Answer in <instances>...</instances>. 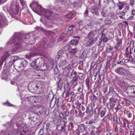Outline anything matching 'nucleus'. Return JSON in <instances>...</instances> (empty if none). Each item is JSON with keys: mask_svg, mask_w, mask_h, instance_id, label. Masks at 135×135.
Segmentation results:
<instances>
[{"mask_svg": "<svg viewBox=\"0 0 135 135\" xmlns=\"http://www.w3.org/2000/svg\"><path fill=\"white\" fill-rule=\"evenodd\" d=\"M100 39L104 42H107L108 40V39L106 37L105 34L103 33H102Z\"/></svg>", "mask_w": 135, "mask_h": 135, "instance_id": "19", "label": "nucleus"}, {"mask_svg": "<svg viewBox=\"0 0 135 135\" xmlns=\"http://www.w3.org/2000/svg\"><path fill=\"white\" fill-rule=\"evenodd\" d=\"M77 74V73L74 70H73L71 74V76H76Z\"/></svg>", "mask_w": 135, "mask_h": 135, "instance_id": "52", "label": "nucleus"}, {"mask_svg": "<svg viewBox=\"0 0 135 135\" xmlns=\"http://www.w3.org/2000/svg\"><path fill=\"white\" fill-rule=\"evenodd\" d=\"M90 99L91 101H93L95 100H96L97 99L96 96H95V95H93V96H90Z\"/></svg>", "mask_w": 135, "mask_h": 135, "instance_id": "48", "label": "nucleus"}, {"mask_svg": "<svg viewBox=\"0 0 135 135\" xmlns=\"http://www.w3.org/2000/svg\"><path fill=\"white\" fill-rule=\"evenodd\" d=\"M117 54L116 52H113L112 53V55L111 57L112 58L115 59L117 57Z\"/></svg>", "mask_w": 135, "mask_h": 135, "instance_id": "35", "label": "nucleus"}, {"mask_svg": "<svg viewBox=\"0 0 135 135\" xmlns=\"http://www.w3.org/2000/svg\"><path fill=\"white\" fill-rule=\"evenodd\" d=\"M89 107L90 106L89 105H88L86 107L85 112L86 113H88L89 112Z\"/></svg>", "mask_w": 135, "mask_h": 135, "instance_id": "58", "label": "nucleus"}, {"mask_svg": "<svg viewBox=\"0 0 135 135\" xmlns=\"http://www.w3.org/2000/svg\"><path fill=\"white\" fill-rule=\"evenodd\" d=\"M35 36V35H33L32 34H31V35L29 34L25 36V39L22 40L19 36L16 37L15 35H14L10 40V42L15 43V47H16V50H17L20 47L21 45L20 42L22 41H23L24 42L27 43L28 42L26 41H28L29 44H34L36 41Z\"/></svg>", "mask_w": 135, "mask_h": 135, "instance_id": "1", "label": "nucleus"}, {"mask_svg": "<svg viewBox=\"0 0 135 135\" xmlns=\"http://www.w3.org/2000/svg\"><path fill=\"white\" fill-rule=\"evenodd\" d=\"M98 30H94L89 32L86 37L88 40L85 44L86 46H88L94 44L98 40L97 36L98 33Z\"/></svg>", "mask_w": 135, "mask_h": 135, "instance_id": "2", "label": "nucleus"}, {"mask_svg": "<svg viewBox=\"0 0 135 135\" xmlns=\"http://www.w3.org/2000/svg\"><path fill=\"white\" fill-rule=\"evenodd\" d=\"M99 94V92L95 90L94 91V94L93 95H95V96H96L98 95Z\"/></svg>", "mask_w": 135, "mask_h": 135, "instance_id": "62", "label": "nucleus"}, {"mask_svg": "<svg viewBox=\"0 0 135 135\" xmlns=\"http://www.w3.org/2000/svg\"><path fill=\"white\" fill-rule=\"evenodd\" d=\"M19 57L16 56H14V59L13 60V61L14 62L16 61H17V60L19 59Z\"/></svg>", "mask_w": 135, "mask_h": 135, "instance_id": "63", "label": "nucleus"}, {"mask_svg": "<svg viewBox=\"0 0 135 135\" xmlns=\"http://www.w3.org/2000/svg\"><path fill=\"white\" fill-rule=\"evenodd\" d=\"M83 86L82 85H80L78 88L77 91L81 93L83 91Z\"/></svg>", "mask_w": 135, "mask_h": 135, "instance_id": "41", "label": "nucleus"}, {"mask_svg": "<svg viewBox=\"0 0 135 135\" xmlns=\"http://www.w3.org/2000/svg\"><path fill=\"white\" fill-rule=\"evenodd\" d=\"M6 22V18L3 17L2 16H0V27H1Z\"/></svg>", "mask_w": 135, "mask_h": 135, "instance_id": "18", "label": "nucleus"}, {"mask_svg": "<svg viewBox=\"0 0 135 135\" xmlns=\"http://www.w3.org/2000/svg\"><path fill=\"white\" fill-rule=\"evenodd\" d=\"M91 135H95V131L94 130H92L90 133Z\"/></svg>", "mask_w": 135, "mask_h": 135, "instance_id": "64", "label": "nucleus"}, {"mask_svg": "<svg viewBox=\"0 0 135 135\" xmlns=\"http://www.w3.org/2000/svg\"><path fill=\"white\" fill-rule=\"evenodd\" d=\"M72 64H69L64 68V70L65 71H67L69 72L70 70L72 68Z\"/></svg>", "mask_w": 135, "mask_h": 135, "instance_id": "25", "label": "nucleus"}, {"mask_svg": "<svg viewBox=\"0 0 135 135\" xmlns=\"http://www.w3.org/2000/svg\"><path fill=\"white\" fill-rule=\"evenodd\" d=\"M107 111L105 109H104L102 110L100 112V114L101 118H103L104 117Z\"/></svg>", "mask_w": 135, "mask_h": 135, "instance_id": "26", "label": "nucleus"}, {"mask_svg": "<svg viewBox=\"0 0 135 135\" xmlns=\"http://www.w3.org/2000/svg\"><path fill=\"white\" fill-rule=\"evenodd\" d=\"M42 12L43 15L47 18H49L52 15V12L50 11L46 10L45 9L42 8L40 10Z\"/></svg>", "mask_w": 135, "mask_h": 135, "instance_id": "6", "label": "nucleus"}, {"mask_svg": "<svg viewBox=\"0 0 135 135\" xmlns=\"http://www.w3.org/2000/svg\"><path fill=\"white\" fill-rule=\"evenodd\" d=\"M38 108L39 107L37 105L33 106L29 109V111L32 113H34Z\"/></svg>", "mask_w": 135, "mask_h": 135, "instance_id": "17", "label": "nucleus"}, {"mask_svg": "<svg viewBox=\"0 0 135 135\" xmlns=\"http://www.w3.org/2000/svg\"><path fill=\"white\" fill-rule=\"evenodd\" d=\"M135 43V41L134 40H132L131 41V43H130V45H132V46L131 47L132 48V49L134 47V44Z\"/></svg>", "mask_w": 135, "mask_h": 135, "instance_id": "49", "label": "nucleus"}, {"mask_svg": "<svg viewBox=\"0 0 135 135\" xmlns=\"http://www.w3.org/2000/svg\"><path fill=\"white\" fill-rule=\"evenodd\" d=\"M62 128V126H61L60 125H58L57 127V130L60 131H61V130Z\"/></svg>", "mask_w": 135, "mask_h": 135, "instance_id": "60", "label": "nucleus"}, {"mask_svg": "<svg viewBox=\"0 0 135 135\" xmlns=\"http://www.w3.org/2000/svg\"><path fill=\"white\" fill-rule=\"evenodd\" d=\"M46 45V47H49L47 45H46V43L43 44H41L40 45H37L36 46L34 47L31 48V50L33 52V53H30L29 54L31 56H33L36 55L38 54L40 52L41 50H43Z\"/></svg>", "mask_w": 135, "mask_h": 135, "instance_id": "3", "label": "nucleus"}, {"mask_svg": "<svg viewBox=\"0 0 135 135\" xmlns=\"http://www.w3.org/2000/svg\"><path fill=\"white\" fill-rule=\"evenodd\" d=\"M72 53L70 51L67 54V56L68 57H69L70 58H72L74 56Z\"/></svg>", "mask_w": 135, "mask_h": 135, "instance_id": "36", "label": "nucleus"}, {"mask_svg": "<svg viewBox=\"0 0 135 135\" xmlns=\"http://www.w3.org/2000/svg\"><path fill=\"white\" fill-rule=\"evenodd\" d=\"M75 105H76V108L77 109H80V110H81L84 111L85 110L84 105H82L81 103H80L78 102H76L75 103Z\"/></svg>", "mask_w": 135, "mask_h": 135, "instance_id": "9", "label": "nucleus"}, {"mask_svg": "<svg viewBox=\"0 0 135 135\" xmlns=\"http://www.w3.org/2000/svg\"><path fill=\"white\" fill-rule=\"evenodd\" d=\"M78 78L80 79H83L84 78V76L83 74L81 73H80L79 74L78 77Z\"/></svg>", "mask_w": 135, "mask_h": 135, "instance_id": "39", "label": "nucleus"}, {"mask_svg": "<svg viewBox=\"0 0 135 135\" xmlns=\"http://www.w3.org/2000/svg\"><path fill=\"white\" fill-rule=\"evenodd\" d=\"M113 49V46H109V48L108 47H107L106 48V50L107 52H110Z\"/></svg>", "mask_w": 135, "mask_h": 135, "instance_id": "33", "label": "nucleus"}, {"mask_svg": "<svg viewBox=\"0 0 135 135\" xmlns=\"http://www.w3.org/2000/svg\"><path fill=\"white\" fill-rule=\"evenodd\" d=\"M115 71L117 73L124 76L126 75L129 73L127 70L122 67L117 68L115 69Z\"/></svg>", "mask_w": 135, "mask_h": 135, "instance_id": "4", "label": "nucleus"}, {"mask_svg": "<svg viewBox=\"0 0 135 135\" xmlns=\"http://www.w3.org/2000/svg\"><path fill=\"white\" fill-rule=\"evenodd\" d=\"M38 134L39 135H44L43 134V130L41 129L39 131Z\"/></svg>", "mask_w": 135, "mask_h": 135, "instance_id": "59", "label": "nucleus"}, {"mask_svg": "<svg viewBox=\"0 0 135 135\" xmlns=\"http://www.w3.org/2000/svg\"><path fill=\"white\" fill-rule=\"evenodd\" d=\"M50 123L49 122L47 123L46 124L45 128L46 129V130H48L49 129V127L50 126Z\"/></svg>", "mask_w": 135, "mask_h": 135, "instance_id": "57", "label": "nucleus"}, {"mask_svg": "<svg viewBox=\"0 0 135 135\" xmlns=\"http://www.w3.org/2000/svg\"><path fill=\"white\" fill-rule=\"evenodd\" d=\"M95 64V62H92L91 63V65L90 66V69H92L94 68Z\"/></svg>", "mask_w": 135, "mask_h": 135, "instance_id": "50", "label": "nucleus"}, {"mask_svg": "<svg viewBox=\"0 0 135 135\" xmlns=\"http://www.w3.org/2000/svg\"><path fill=\"white\" fill-rule=\"evenodd\" d=\"M31 66L33 67L38 68V66L36 64V61H35L32 63L31 64Z\"/></svg>", "mask_w": 135, "mask_h": 135, "instance_id": "44", "label": "nucleus"}, {"mask_svg": "<svg viewBox=\"0 0 135 135\" xmlns=\"http://www.w3.org/2000/svg\"><path fill=\"white\" fill-rule=\"evenodd\" d=\"M71 48V46L69 44H67L64 48V49L66 51L69 50Z\"/></svg>", "mask_w": 135, "mask_h": 135, "instance_id": "37", "label": "nucleus"}, {"mask_svg": "<svg viewBox=\"0 0 135 135\" xmlns=\"http://www.w3.org/2000/svg\"><path fill=\"white\" fill-rule=\"evenodd\" d=\"M104 22L106 25H110L111 23V21L110 20L107 19L105 20Z\"/></svg>", "mask_w": 135, "mask_h": 135, "instance_id": "43", "label": "nucleus"}, {"mask_svg": "<svg viewBox=\"0 0 135 135\" xmlns=\"http://www.w3.org/2000/svg\"><path fill=\"white\" fill-rule=\"evenodd\" d=\"M78 77L74 76L71 81V84L75 87L78 84L77 81L78 80Z\"/></svg>", "mask_w": 135, "mask_h": 135, "instance_id": "10", "label": "nucleus"}, {"mask_svg": "<svg viewBox=\"0 0 135 135\" xmlns=\"http://www.w3.org/2000/svg\"><path fill=\"white\" fill-rule=\"evenodd\" d=\"M78 40L77 39H74L72 40L70 42V43L72 45H76L78 44Z\"/></svg>", "mask_w": 135, "mask_h": 135, "instance_id": "27", "label": "nucleus"}, {"mask_svg": "<svg viewBox=\"0 0 135 135\" xmlns=\"http://www.w3.org/2000/svg\"><path fill=\"white\" fill-rule=\"evenodd\" d=\"M32 4H36V5L37 6L38 8L40 9V10L41 9V8H42L41 6L39 4L38 2H36L34 0H32Z\"/></svg>", "mask_w": 135, "mask_h": 135, "instance_id": "31", "label": "nucleus"}, {"mask_svg": "<svg viewBox=\"0 0 135 135\" xmlns=\"http://www.w3.org/2000/svg\"><path fill=\"white\" fill-rule=\"evenodd\" d=\"M95 122L94 120L92 119L90 120L89 122V125H91L93 123H95Z\"/></svg>", "mask_w": 135, "mask_h": 135, "instance_id": "55", "label": "nucleus"}, {"mask_svg": "<svg viewBox=\"0 0 135 135\" xmlns=\"http://www.w3.org/2000/svg\"><path fill=\"white\" fill-rule=\"evenodd\" d=\"M110 17L114 19H116L118 18L117 15L114 13H111L110 15Z\"/></svg>", "mask_w": 135, "mask_h": 135, "instance_id": "29", "label": "nucleus"}, {"mask_svg": "<svg viewBox=\"0 0 135 135\" xmlns=\"http://www.w3.org/2000/svg\"><path fill=\"white\" fill-rule=\"evenodd\" d=\"M91 11L93 14H95V15L97 16L99 15V13L98 12V8L95 7H93L91 9Z\"/></svg>", "mask_w": 135, "mask_h": 135, "instance_id": "12", "label": "nucleus"}, {"mask_svg": "<svg viewBox=\"0 0 135 135\" xmlns=\"http://www.w3.org/2000/svg\"><path fill=\"white\" fill-rule=\"evenodd\" d=\"M20 2L21 3V5L23 6L25 5V2L23 0H19Z\"/></svg>", "mask_w": 135, "mask_h": 135, "instance_id": "51", "label": "nucleus"}, {"mask_svg": "<svg viewBox=\"0 0 135 135\" xmlns=\"http://www.w3.org/2000/svg\"><path fill=\"white\" fill-rule=\"evenodd\" d=\"M122 39H120L118 43L116 44V45L114 46V48L116 50H119L120 49V46L122 44Z\"/></svg>", "mask_w": 135, "mask_h": 135, "instance_id": "11", "label": "nucleus"}, {"mask_svg": "<svg viewBox=\"0 0 135 135\" xmlns=\"http://www.w3.org/2000/svg\"><path fill=\"white\" fill-rule=\"evenodd\" d=\"M67 63V61L66 60L62 61L60 62V65L61 66H63L66 64Z\"/></svg>", "mask_w": 135, "mask_h": 135, "instance_id": "40", "label": "nucleus"}, {"mask_svg": "<svg viewBox=\"0 0 135 135\" xmlns=\"http://www.w3.org/2000/svg\"><path fill=\"white\" fill-rule=\"evenodd\" d=\"M128 92L132 94L135 96V85H133L129 86L128 88Z\"/></svg>", "mask_w": 135, "mask_h": 135, "instance_id": "8", "label": "nucleus"}, {"mask_svg": "<svg viewBox=\"0 0 135 135\" xmlns=\"http://www.w3.org/2000/svg\"><path fill=\"white\" fill-rule=\"evenodd\" d=\"M74 126L73 123V122H70L69 125V129L71 130L73 128Z\"/></svg>", "mask_w": 135, "mask_h": 135, "instance_id": "46", "label": "nucleus"}, {"mask_svg": "<svg viewBox=\"0 0 135 135\" xmlns=\"http://www.w3.org/2000/svg\"><path fill=\"white\" fill-rule=\"evenodd\" d=\"M101 15L103 17H106L108 15L107 11L106 10L104 9L102 10L101 12Z\"/></svg>", "mask_w": 135, "mask_h": 135, "instance_id": "24", "label": "nucleus"}, {"mask_svg": "<svg viewBox=\"0 0 135 135\" xmlns=\"http://www.w3.org/2000/svg\"><path fill=\"white\" fill-rule=\"evenodd\" d=\"M28 64V62L25 60H23L21 62L20 66L21 67H26Z\"/></svg>", "mask_w": 135, "mask_h": 135, "instance_id": "21", "label": "nucleus"}, {"mask_svg": "<svg viewBox=\"0 0 135 135\" xmlns=\"http://www.w3.org/2000/svg\"><path fill=\"white\" fill-rule=\"evenodd\" d=\"M18 8L16 7V6H15L12 9L11 11V13H12L13 15H16L18 12Z\"/></svg>", "mask_w": 135, "mask_h": 135, "instance_id": "14", "label": "nucleus"}, {"mask_svg": "<svg viewBox=\"0 0 135 135\" xmlns=\"http://www.w3.org/2000/svg\"><path fill=\"white\" fill-rule=\"evenodd\" d=\"M89 82L90 80L89 78H86L85 81V83L87 87L88 88V90H89Z\"/></svg>", "mask_w": 135, "mask_h": 135, "instance_id": "32", "label": "nucleus"}, {"mask_svg": "<svg viewBox=\"0 0 135 135\" xmlns=\"http://www.w3.org/2000/svg\"><path fill=\"white\" fill-rule=\"evenodd\" d=\"M129 4L131 6H133L134 4L135 0H129Z\"/></svg>", "mask_w": 135, "mask_h": 135, "instance_id": "54", "label": "nucleus"}, {"mask_svg": "<svg viewBox=\"0 0 135 135\" xmlns=\"http://www.w3.org/2000/svg\"><path fill=\"white\" fill-rule=\"evenodd\" d=\"M122 81L124 83L123 84H122L120 85H121V87L123 89H126V85H124L125 84V83H124V81H122Z\"/></svg>", "mask_w": 135, "mask_h": 135, "instance_id": "56", "label": "nucleus"}, {"mask_svg": "<svg viewBox=\"0 0 135 135\" xmlns=\"http://www.w3.org/2000/svg\"><path fill=\"white\" fill-rule=\"evenodd\" d=\"M123 121L124 122L123 125L124 127H125L126 126V123H128V121L126 119H124Z\"/></svg>", "mask_w": 135, "mask_h": 135, "instance_id": "61", "label": "nucleus"}, {"mask_svg": "<svg viewBox=\"0 0 135 135\" xmlns=\"http://www.w3.org/2000/svg\"><path fill=\"white\" fill-rule=\"evenodd\" d=\"M88 13H89V11L88 9L87 8L86 9L84 13V16L85 17H87L88 15Z\"/></svg>", "mask_w": 135, "mask_h": 135, "instance_id": "47", "label": "nucleus"}, {"mask_svg": "<svg viewBox=\"0 0 135 135\" xmlns=\"http://www.w3.org/2000/svg\"><path fill=\"white\" fill-rule=\"evenodd\" d=\"M131 49L132 48L130 47L129 50V47H128L126 48L125 50V55L126 57H128L129 55H131L132 54Z\"/></svg>", "mask_w": 135, "mask_h": 135, "instance_id": "15", "label": "nucleus"}, {"mask_svg": "<svg viewBox=\"0 0 135 135\" xmlns=\"http://www.w3.org/2000/svg\"><path fill=\"white\" fill-rule=\"evenodd\" d=\"M44 84L43 82H41L37 84L36 87L37 88L42 89L44 88Z\"/></svg>", "mask_w": 135, "mask_h": 135, "instance_id": "22", "label": "nucleus"}, {"mask_svg": "<svg viewBox=\"0 0 135 135\" xmlns=\"http://www.w3.org/2000/svg\"><path fill=\"white\" fill-rule=\"evenodd\" d=\"M86 126L83 124H80L79 126L78 129L81 132H83L85 130Z\"/></svg>", "mask_w": 135, "mask_h": 135, "instance_id": "16", "label": "nucleus"}, {"mask_svg": "<svg viewBox=\"0 0 135 135\" xmlns=\"http://www.w3.org/2000/svg\"><path fill=\"white\" fill-rule=\"evenodd\" d=\"M64 53V52L62 50H60L58 52L57 55H56V57L57 59H59L60 58L62 57Z\"/></svg>", "mask_w": 135, "mask_h": 135, "instance_id": "20", "label": "nucleus"}, {"mask_svg": "<svg viewBox=\"0 0 135 135\" xmlns=\"http://www.w3.org/2000/svg\"><path fill=\"white\" fill-rule=\"evenodd\" d=\"M78 24L79 27L81 26L82 28L84 27L83 23L82 20L78 22Z\"/></svg>", "mask_w": 135, "mask_h": 135, "instance_id": "42", "label": "nucleus"}, {"mask_svg": "<svg viewBox=\"0 0 135 135\" xmlns=\"http://www.w3.org/2000/svg\"><path fill=\"white\" fill-rule=\"evenodd\" d=\"M124 6V5L121 3H119L118 6V7L119 9L120 10L122 9Z\"/></svg>", "mask_w": 135, "mask_h": 135, "instance_id": "38", "label": "nucleus"}, {"mask_svg": "<svg viewBox=\"0 0 135 135\" xmlns=\"http://www.w3.org/2000/svg\"><path fill=\"white\" fill-rule=\"evenodd\" d=\"M123 99H124L125 101L126 102V103L127 104H128L130 105L131 104V102L130 101L127 99L126 98H123Z\"/></svg>", "mask_w": 135, "mask_h": 135, "instance_id": "45", "label": "nucleus"}, {"mask_svg": "<svg viewBox=\"0 0 135 135\" xmlns=\"http://www.w3.org/2000/svg\"><path fill=\"white\" fill-rule=\"evenodd\" d=\"M74 16V15L72 13H70L68 14V16L69 18L71 19Z\"/></svg>", "mask_w": 135, "mask_h": 135, "instance_id": "53", "label": "nucleus"}, {"mask_svg": "<svg viewBox=\"0 0 135 135\" xmlns=\"http://www.w3.org/2000/svg\"><path fill=\"white\" fill-rule=\"evenodd\" d=\"M119 99L120 98L118 95L112 97L109 99L110 106L112 108L115 107L116 102L118 103Z\"/></svg>", "mask_w": 135, "mask_h": 135, "instance_id": "5", "label": "nucleus"}, {"mask_svg": "<svg viewBox=\"0 0 135 135\" xmlns=\"http://www.w3.org/2000/svg\"><path fill=\"white\" fill-rule=\"evenodd\" d=\"M100 112V109L99 108H95L94 112L95 114H99V113Z\"/></svg>", "mask_w": 135, "mask_h": 135, "instance_id": "30", "label": "nucleus"}, {"mask_svg": "<svg viewBox=\"0 0 135 135\" xmlns=\"http://www.w3.org/2000/svg\"><path fill=\"white\" fill-rule=\"evenodd\" d=\"M74 55H75V54L77 53L78 51V49L76 48H74L71 49L70 51Z\"/></svg>", "mask_w": 135, "mask_h": 135, "instance_id": "34", "label": "nucleus"}, {"mask_svg": "<svg viewBox=\"0 0 135 135\" xmlns=\"http://www.w3.org/2000/svg\"><path fill=\"white\" fill-rule=\"evenodd\" d=\"M67 85L68 86V88L69 90H68V94L67 93H66V95L65 97H67L69 95H70L71 96H74L75 95L73 91H71L70 92V87L69 85V83L67 84Z\"/></svg>", "mask_w": 135, "mask_h": 135, "instance_id": "13", "label": "nucleus"}, {"mask_svg": "<svg viewBox=\"0 0 135 135\" xmlns=\"http://www.w3.org/2000/svg\"><path fill=\"white\" fill-rule=\"evenodd\" d=\"M118 104L116 107L114 108L116 111H118L119 109H121L122 107L123 106L124 104V102L120 99L118 101Z\"/></svg>", "mask_w": 135, "mask_h": 135, "instance_id": "7", "label": "nucleus"}, {"mask_svg": "<svg viewBox=\"0 0 135 135\" xmlns=\"http://www.w3.org/2000/svg\"><path fill=\"white\" fill-rule=\"evenodd\" d=\"M109 93H112L113 94L114 93H115L117 94V95H118V91H116L112 87H110L109 88Z\"/></svg>", "mask_w": 135, "mask_h": 135, "instance_id": "28", "label": "nucleus"}, {"mask_svg": "<svg viewBox=\"0 0 135 135\" xmlns=\"http://www.w3.org/2000/svg\"><path fill=\"white\" fill-rule=\"evenodd\" d=\"M22 79V76L20 75H19L16 78H15V81L17 84L18 83V82Z\"/></svg>", "mask_w": 135, "mask_h": 135, "instance_id": "23", "label": "nucleus"}]
</instances>
